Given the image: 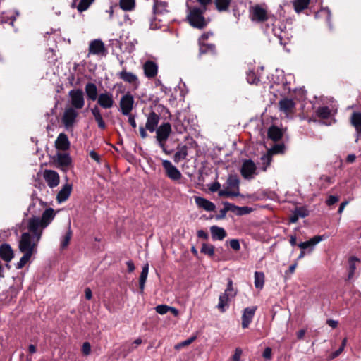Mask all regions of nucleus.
<instances>
[{
    "label": "nucleus",
    "instance_id": "nucleus-13",
    "mask_svg": "<svg viewBox=\"0 0 361 361\" xmlns=\"http://www.w3.org/2000/svg\"><path fill=\"white\" fill-rule=\"evenodd\" d=\"M160 121V116L154 111H151L147 117L145 128L151 133L155 131L159 127L158 124Z\"/></svg>",
    "mask_w": 361,
    "mask_h": 361
},
{
    "label": "nucleus",
    "instance_id": "nucleus-15",
    "mask_svg": "<svg viewBox=\"0 0 361 361\" xmlns=\"http://www.w3.org/2000/svg\"><path fill=\"white\" fill-rule=\"evenodd\" d=\"M43 177L50 188L56 187L59 183V176L57 172L53 170H45Z\"/></svg>",
    "mask_w": 361,
    "mask_h": 361
},
{
    "label": "nucleus",
    "instance_id": "nucleus-59",
    "mask_svg": "<svg viewBox=\"0 0 361 361\" xmlns=\"http://www.w3.org/2000/svg\"><path fill=\"white\" fill-rule=\"evenodd\" d=\"M197 235L198 238H203L204 240H207L209 238L208 233L203 230L197 231Z\"/></svg>",
    "mask_w": 361,
    "mask_h": 361
},
{
    "label": "nucleus",
    "instance_id": "nucleus-44",
    "mask_svg": "<svg viewBox=\"0 0 361 361\" xmlns=\"http://www.w3.org/2000/svg\"><path fill=\"white\" fill-rule=\"evenodd\" d=\"M346 343H347V338H345L343 341H342V343H341V345L340 346V348H338V350H336L335 352H334L331 355V359H334L336 357H337L338 355H340L342 352L344 350V348L346 345Z\"/></svg>",
    "mask_w": 361,
    "mask_h": 361
},
{
    "label": "nucleus",
    "instance_id": "nucleus-55",
    "mask_svg": "<svg viewBox=\"0 0 361 361\" xmlns=\"http://www.w3.org/2000/svg\"><path fill=\"white\" fill-rule=\"evenodd\" d=\"M195 339V337H191L185 341H184L183 342L179 343L178 345H176V348H180V347H184V346H186V345H190L192 342H193Z\"/></svg>",
    "mask_w": 361,
    "mask_h": 361
},
{
    "label": "nucleus",
    "instance_id": "nucleus-25",
    "mask_svg": "<svg viewBox=\"0 0 361 361\" xmlns=\"http://www.w3.org/2000/svg\"><path fill=\"white\" fill-rule=\"evenodd\" d=\"M71 190L72 186L69 184H66L57 194L58 202H62L66 201L69 197Z\"/></svg>",
    "mask_w": 361,
    "mask_h": 361
},
{
    "label": "nucleus",
    "instance_id": "nucleus-62",
    "mask_svg": "<svg viewBox=\"0 0 361 361\" xmlns=\"http://www.w3.org/2000/svg\"><path fill=\"white\" fill-rule=\"evenodd\" d=\"M128 270L129 272H133L135 270V265L132 260H129L126 262Z\"/></svg>",
    "mask_w": 361,
    "mask_h": 361
},
{
    "label": "nucleus",
    "instance_id": "nucleus-45",
    "mask_svg": "<svg viewBox=\"0 0 361 361\" xmlns=\"http://www.w3.org/2000/svg\"><path fill=\"white\" fill-rule=\"evenodd\" d=\"M219 196H226V197H237L240 195V192L238 191H232L228 190H220L219 192Z\"/></svg>",
    "mask_w": 361,
    "mask_h": 361
},
{
    "label": "nucleus",
    "instance_id": "nucleus-22",
    "mask_svg": "<svg viewBox=\"0 0 361 361\" xmlns=\"http://www.w3.org/2000/svg\"><path fill=\"white\" fill-rule=\"evenodd\" d=\"M56 147L61 150H66L69 148L70 142L68 136L65 133H60L55 142Z\"/></svg>",
    "mask_w": 361,
    "mask_h": 361
},
{
    "label": "nucleus",
    "instance_id": "nucleus-56",
    "mask_svg": "<svg viewBox=\"0 0 361 361\" xmlns=\"http://www.w3.org/2000/svg\"><path fill=\"white\" fill-rule=\"evenodd\" d=\"M263 357L267 360H270L271 358V349L269 347L264 349L263 352Z\"/></svg>",
    "mask_w": 361,
    "mask_h": 361
},
{
    "label": "nucleus",
    "instance_id": "nucleus-61",
    "mask_svg": "<svg viewBox=\"0 0 361 361\" xmlns=\"http://www.w3.org/2000/svg\"><path fill=\"white\" fill-rule=\"evenodd\" d=\"M128 123L130 124V126L133 128H136L137 125H136L135 116L131 115L130 114V115H128Z\"/></svg>",
    "mask_w": 361,
    "mask_h": 361
},
{
    "label": "nucleus",
    "instance_id": "nucleus-43",
    "mask_svg": "<svg viewBox=\"0 0 361 361\" xmlns=\"http://www.w3.org/2000/svg\"><path fill=\"white\" fill-rule=\"evenodd\" d=\"M224 293H227L231 298H234L237 294V291L233 288V281L231 279H228V284Z\"/></svg>",
    "mask_w": 361,
    "mask_h": 361
},
{
    "label": "nucleus",
    "instance_id": "nucleus-50",
    "mask_svg": "<svg viewBox=\"0 0 361 361\" xmlns=\"http://www.w3.org/2000/svg\"><path fill=\"white\" fill-rule=\"evenodd\" d=\"M358 259L357 258H351L349 263V276L348 277L350 278L354 274L355 270L356 269L355 266V261H357Z\"/></svg>",
    "mask_w": 361,
    "mask_h": 361
},
{
    "label": "nucleus",
    "instance_id": "nucleus-58",
    "mask_svg": "<svg viewBox=\"0 0 361 361\" xmlns=\"http://www.w3.org/2000/svg\"><path fill=\"white\" fill-rule=\"evenodd\" d=\"M89 155L91 157V159H94L97 163L100 162V157H99V154L95 151H94V150L90 151Z\"/></svg>",
    "mask_w": 361,
    "mask_h": 361
},
{
    "label": "nucleus",
    "instance_id": "nucleus-8",
    "mask_svg": "<svg viewBox=\"0 0 361 361\" xmlns=\"http://www.w3.org/2000/svg\"><path fill=\"white\" fill-rule=\"evenodd\" d=\"M117 75L124 82L131 85L134 90L139 87L140 80L136 74L127 71L126 68H123Z\"/></svg>",
    "mask_w": 361,
    "mask_h": 361
},
{
    "label": "nucleus",
    "instance_id": "nucleus-11",
    "mask_svg": "<svg viewBox=\"0 0 361 361\" xmlns=\"http://www.w3.org/2000/svg\"><path fill=\"white\" fill-rule=\"evenodd\" d=\"M162 166L166 171V176L171 180H178L181 178L182 175L180 171L173 166L169 160H164Z\"/></svg>",
    "mask_w": 361,
    "mask_h": 361
},
{
    "label": "nucleus",
    "instance_id": "nucleus-31",
    "mask_svg": "<svg viewBox=\"0 0 361 361\" xmlns=\"http://www.w3.org/2000/svg\"><path fill=\"white\" fill-rule=\"evenodd\" d=\"M168 3L166 1L154 0L153 11L154 13H162L167 11Z\"/></svg>",
    "mask_w": 361,
    "mask_h": 361
},
{
    "label": "nucleus",
    "instance_id": "nucleus-64",
    "mask_svg": "<svg viewBox=\"0 0 361 361\" xmlns=\"http://www.w3.org/2000/svg\"><path fill=\"white\" fill-rule=\"evenodd\" d=\"M326 324H327L329 326H331V327H332V328H334V329H335V328H336V327H337V326H338V322H337V321H336V320H333V319H328V320L326 321Z\"/></svg>",
    "mask_w": 361,
    "mask_h": 361
},
{
    "label": "nucleus",
    "instance_id": "nucleus-14",
    "mask_svg": "<svg viewBox=\"0 0 361 361\" xmlns=\"http://www.w3.org/2000/svg\"><path fill=\"white\" fill-rule=\"evenodd\" d=\"M256 310V306L248 307L244 309L242 315V327L243 329H246L249 326L252 321Z\"/></svg>",
    "mask_w": 361,
    "mask_h": 361
},
{
    "label": "nucleus",
    "instance_id": "nucleus-6",
    "mask_svg": "<svg viewBox=\"0 0 361 361\" xmlns=\"http://www.w3.org/2000/svg\"><path fill=\"white\" fill-rule=\"evenodd\" d=\"M78 114V111L74 108L67 107L65 109L61 121L66 130L73 127Z\"/></svg>",
    "mask_w": 361,
    "mask_h": 361
},
{
    "label": "nucleus",
    "instance_id": "nucleus-17",
    "mask_svg": "<svg viewBox=\"0 0 361 361\" xmlns=\"http://www.w3.org/2000/svg\"><path fill=\"white\" fill-rule=\"evenodd\" d=\"M145 75L148 78H154L158 72V66L152 61H147L143 65Z\"/></svg>",
    "mask_w": 361,
    "mask_h": 361
},
{
    "label": "nucleus",
    "instance_id": "nucleus-46",
    "mask_svg": "<svg viewBox=\"0 0 361 361\" xmlns=\"http://www.w3.org/2000/svg\"><path fill=\"white\" fill-rule=\"evenodd\" d=\"M294 212L300 218H304L309 214L308 210L305 207H297L294 210Z\"/></svg>",
    "mask_w": 361,
    "mask_h": 361
},
{
    "label": "nucleus",
    "instance_id": "nucleus-36",
    "mask_svg": "<svg viewBox=\"0 0 361 361\" xmlns=\"http://www.w3.org/2000/svg\"><path fill=\"white\" fill-rule=\"evenodd\" d=\"M119 6L123 11H132L135 6V0H120Z\"/></svg>",
    "mask_w": 361,
    "mask_h": 361
},
{
    "label": "nucleus",
    "instance_id": "nucleus-4",
    "mask_svg": "<svg viewBox=\"0 0 361 361\" xmlns=\"http://www.w3.org/2000/svg\"><path fill=\"white\" fill-rule=\"evenodd\" d=\"M70 98L71 106L69 108H74L75 110L81 109L85 106L84 93L80 89L71 90L68 92Z\"/></svg>",
    "mask_w": 361,
    "mask_h": 361
},
{
    "label": "nucleus",
    "instance_id": "nucleus-51",
    "mask_svg": "<svg viewBox=\"0 0 361 361\" xmlns=\"http://www.w3.org/2000/svg\"><path fill=\"white\" fill-rule=\"evenodd\" d=\"M247 82L250 84H255L259 81V79L256 77V75L253 71H249L247 73Z\"/></svg>",
    "mask_w": 361,
    "mask_h": 361
},
{
    "label": "nucleus",
    "instance_id": "nucleus-7",
    "mask_svg": "<svg viewBox=\"0 0 361 361\" xmlns=\"http://www.w3.org/2000/svg\"><path fill=\"white\" fill-rule=\"evenodd\" d=\"M250 18L252 21L262 23L268 19L267 10L259 5H255L250 8Z\"/></svg>",
    "mask_w": 361,
    "mask_h": 361
},
{
    "label": "nucleus",
    "instance_id": "nucleus-2",
    "mask_svg": "<svg viewBox=\"0 0 361 361\" xmlns=\"http://www.w3.org/2000/svg\"><path fill=\"white\" fill-rule=\"evenodd\" d=\"M206 8L196 6L189 8L187 19L191 26L198 29H203L207 25V21L204 17Z\"/></svg>",
    "mask_w": 361,
    "mask_h": 361
},
{
    "label": "nucleus",
    "instance_id": "nucleus-39",
    "mask_svg": "<svg viewBox=\"0 0 361 361\" xmlns=\"http://www.w3.org/2000/svg\"><path fill=\"white\" fill-rule=\"evenodd\" d=\"M200 252L209 257H212L214 255V246L211 244L203 243Z\"/></svg>",
    "mask_w": 361,
    "mask_h": 361
},
{
    "label": "nucleus",
    "instance_id": "nucleus-38",
    "mask_svg": "<svg viewBox=\"0 0 361 361\" xmlns=\"http://www.w3.org/2000/svg\"><path fill=\"white\" fill-rule=\"evenodd\" d=\"M215 53V46L212 44H200V54H204L207 53Z\"/></svg>",
    "mask_w": 361,
    "mask_h": 361
},
{
    "label": "nucleus",
    "instance_id": "nucleus-9",
    "mask_svg": "<svg viewBox=\"0 0 361 361\" xmlns=\"http://www.w3.org/2000/svg\"><path fill=\"white\" fill-rule=\"evenodd\" d=\"M107 51L104 42L101 39H94L90 42L88 56L90 54L105 56Z\"/></svg>",
    "mask_w": 361,
    "mask_h": 361
},
{
    "label": "nucleus",
    "instance_id": "nucleus-52",
    "mask_svg": "<svg viewBox=\"0 0 361 361\" xmlns=\"http://www.w3.org/2000/svg\"><path fill=\"white\" fill-rule=\"evenodd\" d=\"M82 354L85 356H87L90 354L91 353V345L89 342H85L83 344H82Z\"/></svg>",
    "mask_w": 361,
    "mask_h": 361
},
{
    "label": "nucleus",
    "instance_id": "nucleus-57",
    "mask_svg": "<svg viewBox=\"0 0 361 361\" xmlns=\"http://www.w3.org/2000/svg\"><path fill=\"white\" fill-rule=\"evenodd\" d=\"M242 354V350L240 348H236L234 355H233V361H240Z\"/></svg>",
    "mask_w": 361,
    "mask_h": 361
},
{
    "label": "nucleus",
    "instance_id": "nucleus-21",
    "mask_svg": "<svg viewBox=\"0 0 361 361\" xmlns=\"http://www.w3.org/2000/svg\"><path fill=\"white\" fill-rule=\"evenodd\" d=\"M324 239V235H315L313 238H312L310 240L302 242L298 245V246L304 250L307 248H311V250L313 249L314 246H315L317 243H319L320 241L323 240Z\"/></svg>",
    "mask_w": 361,
    "mask_h": 361
},
{
    "label": "nucleus",
    "instance_id": "nucleus-49",
    "mask_svg": "<svg viewBox=\"0 0 361 361\" xmlns=\"http://www.w3.org/2000/svg\"><path fill=\"white\" fill-rule=\"evenodd\" d=\"M253 209L251 207L245 206V207H238V216H243L245 214H248L251 213Z\"/></svg>",
    "mask_w": 361,
    "mask_h": 361
},
{
    "label": "nucleus",
    "instance_id": "nucleus-19",
    "mask_svg": "<svg viewBox=\"0 0 361 361\" xmlns=\"http://www.w3.org/2000/svg\"><path fill=\"white\" fill-rule=\"evenodd\" d=\"M195 202L198 207L207 212H213L216 207L213 202L202 197H195Z\"/></svg>",
    "mask_w": 361,
    "mask_h": 361
},
{
    "label": "nucleus",
    "instance_id": "nucleus-3",
    "mask_svg": "<svg viewBox=\"0 0 361 361\" xmlns=\"http://www.w3.org/2000/svg\"><path fill=\"white\" fill-rule=\"evenodd\" d=\"M156 140L161 147L162 151L166 154H169L170 152L166 149V142L169 139L171 132L172 128L171 126L169 123L166 122L161 124L156 130Z\"/></svg>",
    "mask_w": 361,
    "mask_h": 361
},
{
    "label": "nucleus",
    "instance_id": "nucleus-32",
    "mask_svg": "<svg viewBox=\"0 0 361 361\" xmlns=\"http://www.w3.org/2000/svg\"><path fill=\"white\" fill-rule=\"evenodd\" d=\"M149 271V264H146L143 266L142 272L140 276L139 279V286L140 289V292L142 293L145 288V284L147 278Z\"/></svg>",
    "mask_w": 361,
    "mask_h": 361
},
{
    "label": "nucleus",
    "instance_id": "nucleus-47",
    "mask_svg": "<svg viewBox=\"0 0 361 361\" xmlns=\"http://www.w3.org/2000/svg\"><path fill=\"white\" fill-rule=\"evenodd\" d=\"M224 205H226V210L228 212H231L235 214L238 215V206H236L233 204L229 203L228 202H224Z\"/></svg>",
    "mask_w": 361,
    "mask_h": 361
},
{
    "label": "nucleus",
    "instance_id": "nucleus-35",
    "mask_svg": "<svg viewBox=\"0 0 361 361\" xmlns=\"http://www.w3.org/2000/svg\"><path fill=\"white\" fill-rule=\"evenodd\" d=\"M310 0H295L293 1V6L297 13H300L307 8Z\"/></svg>",
    "mask_w": 361,
    "mask_h": 361
},
{
    "label": "nucleus",
    "instance_id": "nucleus-63",
    "mask_svg": "<svg viewBox=\"0 0 361 361\" xmlns=\"http://www.w3.org/2000/svg\"><path fill=\"white\" fill-rule=\"evenodd\" d=\"M146 130L147 129L145 128V127L144 128L142 126H140L139 128L140 136L143 139H145L147 137V133L146 132Z\"/></svg>",
    "mask_w": 361,
    "mask_h": 361
},
{
    "label": "nucleus",
    "instance_id": "nucleus-33",
    "mask_svg": "<svg viewBox=\"0 0 361 361\" xmlns=\"http://www.w3.org/2000/svg\"><path fill=\"white\" fill-rule=\"evenodd\" d=\"M56 162L61 166H68L71 163V159L68 154L59 153L56 157Z\"/></svg>",
    "mask_w": 361,
    "mask_h": 361
},
{
    "label": "nucleus",
    "instance_id": "nucleus-12",
    "mask_svg": "<svg viewBox=\"0 0 361 361\" xmlns=\"http://www.w3.org/2000/svg\"><path fill=\"white\" fill-rule=\"evenodd\" d=\"M97 104L103 109H111L114 105L113 94L110 92H105L99 94Z\"/></svg>",
    "mask_w": 361,
    "mask_h": 361
},
{
    "label": "nucleus",
    "instance_id": "nucleus-29",
    "mask_svg": "<svg viewBox=\"0 0 361 361\" xmlns=\"http://www.w3.org/2000/svg\"><path fill=\"white\" fill-rule=\"evenodd\" d=\"M240 180L236 175H230L227 179L226 184L228 189L239 192Z\"/></svg>",
    "mask_w": 361,
    "mask_h": 361
},
{
    "label": "nucleus",
    "instance_id": "nucleus-53",
    "mask_svg": "<svg viewBox=\"0 0 361 361\" xmlns=\"http://www.w3.org/2000/svg\"><path fill=\"white\" fill-rule=\"evenodd\" d=\"M230 246L235 251H238L240 249V245L238 240L232 239L230 240Z\"/></svg>",
    "mask_w": 361,
    "mask_h": 361
},
{
    "label": "nucleus",
    "instance_id": "nucleus-37",
    "mask_svg": "<svg viewBox=\"0 0 361 361\" xmlns=\"http://www.w3.org/2000/svg\"><path fill=\"white\" fill-rule=\"evenodd\" d=\"M264 283V275L262 272L255 273V286L257 288H262Z\"/></svg>",
    "mask_w": 361,
    "mask_h": 361
},
{
    "label": "nucleus",
    "instance_id": "nucleus-40",
    "mask_svg": "<svg viewBox=\"0 0 361 361\" xmlns=\"http://www.w3.org/2000/svg\"><path fill=\"white\" fill-rule=\"evenodd\" d=\"M317 114L321 118H328L331 116V110L327 106H322L317 110Z\"/></svg>",
    "mask_w": 361,
    "mask_h": 361
},
{
    "label": "nucleus",
    "instance_id": "nucleus-18",
    "mask_svg": "<svg viewBox=\"0 0 361 361\" xmlns=\"http://www.w3.org/2000/svg\"><path fill=\"white\" fill-rule=\"evenodd\" d=\"M0 257L6 262H11L14 257L13 250L9 244L4 243L0 246Z\"/></svg>",
    "mask_w": 361,
    "mask_h": 361
},
{
    "label": "nucleus",
    "instance_id": "nucleus-1",
    "mask_svg": "<svg viewBox=\"0 0 361 361\" xmlns=\"http://www.w3.org/2000/svg\"><path fill=\"white\" fill-rule=\"evenodd\" d=\"M54 217V210L52 208H48L43 212L41 218L33 216L27 219V231L22 233L18 241V249L23 255L16 264V269L23 268L32 256L37 253L43 231L51 224Z\"/></svg>",
    "mask_w": 361,
    "mask_h": 361
},
{
    "label": "nucleus",
    "instance_id": "nucleus-34",
    "mask_svg": "<svg viewBox=\"0 0 361 361\" xmlns=\"http://www.w3.org/2000/svg\"><path fill=\"white\" fill-rule=\"evenodd\" d=\"M231 2V0H214L216 8L219 12L228 11Z\"/></svg>",
    "mask_w": 361,
    "mask_h": 361
},
{
    "label": "nucleus",
    "instance_id": "nucleus-54",
    "mask_svg": "<svg viewBox=\"0 0 361 361\" xmlns=\"http://www.w3.org/2000/svg\"><path fill=\"white\" fill-rule=\"evenodd\" d=\"M338 201V198L334 195H330L329 198L326 200V203L327 205L331 206L334 204Z\"/></svg>",
    "mask_w": 361,
    "mask_h": 361
},
{
    "label": "nucleus",
    "instance_id": "nucleus-30",
    "mask_svg": "<svg viewBox=\"0 0 361 361\" xmlns=\"http://www.w3.org/2000/svg\"><path fill=\"white\" fill-rule=\"evenodd\" d=\"M230 298H231V296L224 293L219 296L217 308L221 312H224L226 308L228 307V302Z\"/></svg>",
    "mask_w": 361,
    "mask_h": 361
},
{
    "label": "nucleus",
    "instance_id": "nucleus-24",
    "mask_svg": "<svg viewBox=\"0 0 361 361\" xmlns=\"http://www.w3.org/2000/svg\"><path fill=\"white\" fill-rule=\"evenodd\" d=\"M210 231L214 240H222L226 236L224 228L217 226H211Z\"/></svg>",
    "mask_w": 361,
    "mask_h": 361
},
{
    "label": "nucleus",
    "instance_id": "nucleus-48",
    "mask_svg": "<svg viewBox=\"0 0 361 361\" xmlns=\"http://www.w3.org/2000/svg\"><path fill=\"white\" fill-rule=\"evenodd\" d=\"M170 307L166 305H159L155 307L156 312L160 314H164L169 311Z\"/></svg>",
    "mask_w": 361,
    "mask_h": 361
},
{
    "label": "nucleus",
    "instance_id": "nucleus-28",
    "mask_svg": "<svg viewBox=\"0 0 361 361\" xmlns=\"http://www.w3.org/2000/svg\"><path fill=\"white\" fill-rule=\"evenodd\" d=\"M91 112L97 123L98 127L100 129H104L106 128V123L102 118L100 110L99 109L98 106H95L91 109Z\"/></svg>",
    "mask_w": 361,
    "mask_h": 361
},
{
    "label": "nucleus",
    "instance_id": "nucleus-27",
    "mask_svg": "<svg viewBox=\"0 0 361 361\" xmlns=\"http://www.w3.org/2000/svg\"><path fill=\"white\" fill-rule=\"evenodd\" d=\"M350 123L353 126L358 134H361V113L353 112L350 117Z\"/></svg>",
    "mask_w": 361,
    "mask_h": 361
},
{
    "label": "nucleus",
    "instance_id": "nucleus-23",
    "mask_svg": "<svg viewBox=\"0 0 361 361\" xmlns=\"http://www.w3.org/2000/svg\"><path fill=\"white\" fill-rule=\"evenodd\" d=\"M188 156V147L186 145H178L176 149V152L173 156V161L175 163L185 160Z\"/></svg>",
    "mask_w": 361,
    "mask_h": 361
},
{
    "label": "nucleus",
    "instance_id": "nucleus-42",
    "mask_svg": "<svg viewBox=\"0 0 361 361\" xmlns=\"http://www.w3.org/2000/svg\"><path fill=\"white\" fill-rule=\"evenodd\" d=\"M94 1V0H80L77 6L78 11L79 12L86 11Z\"/></svg>",
    "mask_w": 361,
    "mask_h": 361
},
{
    "label": "nucleus",
    "instance_id": "nucleus-16",
    "mask_svg": "<svg viewBox=\"0 0 361 361\" xmlns=\"http://www.w3.org/2000/svg\"><path fill=\"white\" fill-rule=\"evenodd\" d=\"M279 109L283 112L287 116L293 112L295 106V103L291 99H283L279 102Z\"/></svg>",
    "mask_w": 361,
    "mask_h": 361
},
{
    "label": "nucleus",
    "instance_id": "nucleus-10",
    "mask_svg": "<svg viewBox=\"0 0 361 361\" xmlns=\"http://www.w3.org/2000/svg\"><path fill=\"white\" fill-rule=\"evenodd\" d=\"M240 173L245 179H252L257 175V167L255 163L250 160H245L242 165Z\"/></svg>",
    "mask_w": 361,
    "mask_h": 361
},
{
    "label": "nucleus",
    "instance_id": "nucleus-26",
    "mask_svg": "<svg viewBox=\"0 0 361 361\" xmlns=\"http://www.w3.org/2000/svg\"><path fill=\"white\" fill-rule=\"evenodd\" d=\"M282 135L283 132L281 129L276 126H271L268 129V137L274 141H279L282 137Z\"/></svg>",
    "mask_w": 361,
    "mask_h": 361
},
{
    "label": "nucleus",
    "instance_id": "nucleus-41",
    "mask_svg": "<svg viewBox=\"0 0 361 361\" xmlns=\"http://www.w3.org/2000/svg\"><path fill=\"white\" fill-rule=\"evenodd\" d=\"M71 237H72V231L71 229V226L69 225L68 230L67 233H66V235L63 237V238L61 240V247L62 249L66 248L68 245L70 240L71 239Z\"/></svg>",
    "mask_w": 361,
    "mask_h": 361
},
{
    "label": "nucleus",
    "instance_id": "nucleus-60",
    "mask_svg": "<svg viewBox=\"0 0 361 361\" xmlns=\"http://www.w3.org/2000/svg\"><path fill=\"white\" fill-rule=\"evenodd\" d=\"M296 267H297V263L291 264L289 267L287 271H286V272H285L286 276L291 275L292 274H293L295 270Z\"/></svg>",
    "mask_w": 361,
    "mask_h": 361
},
{
    "label": "nucleus",
    "instance_id": "nucleus-20",
    "mask_svg": "<svg viewBox=\"0 0 361 361\" xmlns=\"http://www.w3.org/2000/svg\"><path fill=\"white\" fill-rule=\"evenodd\" d=\"M85 91L88 99L95 101L98 98V91L97 85L92 82H88L85 87Z\"/></svg>",
    "mask_w": 361,
    "mask_h": 361
},
{
    "label": "nucleus",
    "instance_id": "nucleus-5",
    "mask_svg": "<svg viewBox=\"0 0 361 361\" xmlns=\"http://www.w3.org/2000/svg\"><path fill=\"white\" fill-rule=\"evenodd\" d=\"M134 97L130 92H127L120 99L119 106L121 114L124 116L130 115L134 107Z\"/></svg>",
    "mask_w": 361,
    "mask_h": 361
}]
</instances>
